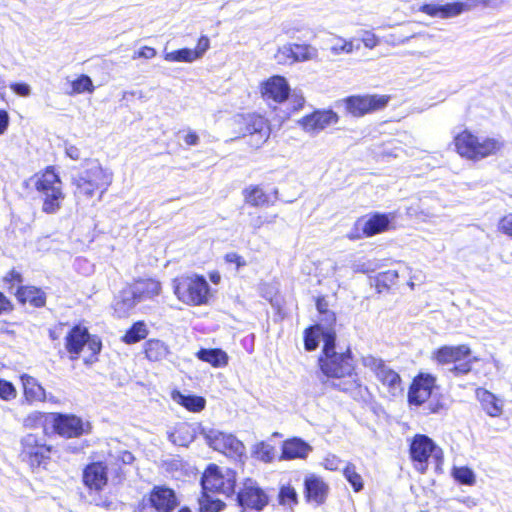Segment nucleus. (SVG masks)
<instances>
[{
    "instance_id": "09e8293b",
    "label": "nucleus",
    "mask_w": 512,
    "mask_h": 512,
    "mask_svg": "<svg viewBox=\"0 0 512 512\" xmlns=\"http://www.w3.org/2000/svg\"><path fill=\"white\" fill-rule=\"evenodd\" d=\"M17 395V389L11 381L0 379V399L2 401H13L17 398Z\"/></svg>"
},
{
    "instance_id": "f03ea898",
    "label": "nucleus",
    "mask_w": 512,
    "mask_h": 512,
    "mask_svg": "<svg viewBox=\"0 0 512 512\" xmlns=\"http://www.w3.org/2000/svg\"><path fill=\"white\" fill-rule=\"evenodd\" d=\"M112 181V172L97 160H86L72 179L74 196L77 201H90L94 204L102 200Z\"/></svg>"
},
{
    "instance_id": "c9c22d12",
    "label": "nucleus",
    "mask_w": 512,
    "mask_h": 512,
    "mask_svg": "<svg viewBox=\"0 0 512 512\" xmlns=\"http://www.w3.org/2000/svg\"><path fill=\"white\" fill-rule=\"evenodd\" d=\"M51 420L52 412L33 411L23 418L22 425L26 429L43 428L45 430L46 424Z\"/></svg>"
},
{
    "instance_id": "0eeeda50",
    "label": "nucleus",
    "mask_w": 512,
    "mask_h": 512,
    "mask_svg": "<svg viewBox=\"0 0 512 512\" xmlns=\"http://www.w3.org/2000/svg\"><path fill=\"white\" fill-rule=\"evenodd\" d=\"M438 389L437 377L428 372H419L411 380L408 386L407 402L410 406L424 407L426 415L441 414L447 410V406L441 397L429 401L435 390Z\"/></svg>"
},
{
    "instance_id": "a211bd4d",
    "label": "nucleus",
    "mask_w": 512,
    "mask_h": 512,
    "mask_svg": "<svg viewBox=\"0 0 512 512\" xmlns=\"http://www.w3.org/2000/svg\"><path fill=\"white\" fill-rule=\"evenodd\" d=\"M82 484L89 491L101 492L109 483V467L105 461H91L82 469Z\"/></svg>"
},
{
    "instance_id": "cd10ccee",
    "label": "nucleus",
    "mask_w": 512,
    "mask_h": 512,
    "mask_svg": "<svg viewBox=\"0 0 512 512\" xmlns=\"http://www.w3.org/2000/svg\"><path fill=\"white\" fill-rule=\"evenodd\" d=\"M14 296L20 305L29 304L34 308H42L46 305V293L34 285L19 286L14 291Z\"/></svg>"
},
{
    "instance_id": "423d86ee",
    "label": "nucleus",
    "mask_w": 512,
    "mask_h": 512,
    "mask_svg": "<svg viewBox=\"0 0 512 512\" xmlns=\"http://www.w3.org/2000/svg\"><path fill=\"white\" fill-rule=\"evenodd\" d=\"M176 299L189 307H201L210 303L212 292L206 278L197 273L182 274L171 281Z\"/></svg>"
},
{
    "instance_id": "680f3d73",
    "label": "nucleus",
    "mask_w": 512,
    "mask_h": 512,
    "mask_svg": "<svg viewBox=\"0 0 512 512\" xmlns=\"http://www.w3.org/2000/svg\"><path fill=\"white\" fill-rule=\"evenodd\" d=\"M293 111L301 110L305 105V98L302 95H295L292 99Z\"/></svg>"
},
{
    "instance_id": "79ce46f5",
    "label": "nucleus",
    "mask_w": 512,
    "mask_h": 512,
    "mask_svg": "<svg viewBox=\"0 0 512 512\" xmlns=\"http://www.w3.org/2000/svg\"><path fill=\"white\" fill-rule=\"evenodd\" d=\"M70 86L71 90L68 93L69 95L82 94L85 92L92 93L95 89L92 79L86 74H80L76 79L71 81Z\"/></svg>"
},
{
    "instance_id": "9b49d317",
    "label": "nucleus",
    "mask_w": 512,
    "mask_h": 512,
    "mask_svg": "<svg viewBox=\"0 0 512 512\" xmlns=\"http://www.w3.org/2000/svg\"><path fill=\"white\" fill-rule=\"evenodd\" d=\"M237 484V472L234 469L222 468L215 463L208 464L200 478L202 490L225 497L235 495Z\"/></svg>"
},
{
    "instance_id": "774afa93",
    "label": "nucleus",
    "mask_w": 512,
    "mask_h": 512,
    "mask_svg": "<svg viewBox=\"0 0 512 512\" xmlns=\"http://www.w3.org/2000/svg\"><path fill=\"white\" fill-rule=\"evenodd\" d=\"M210 279L213 283L217 284L220 280V277L217 273L210 274Z\"/></svg>"
},
{
    "instance_id": "a18cd8bd",
    "label": "nucleus",
    "mask_w": 512,
    "mask_h": 512,
    "mask_svg": "<svg viewBox=\"0 0 512 512\" xmlns=\"http://www.w3.org/2000/svg\"><path fill=\"white\" fill-rule=\"evenodd\" d=\"M164 59L170 62H186L190 63L197 60L196 54L193 49L181 48L171 51L164 55Z\"/></svg>"
},
{
    "instance_id": "f3484780",
    "label": "nucleus",
    "mask_w": 512,
    "mask_h": 512,
    "mask_svg": "<svg viewBox=\"0 0 512 512\" xmlns=\"http://www.w3.org/2000/svg\"><path fill=\"white\" fill-rule=\"evenodd\" d=\"M51 423L53 432L64 438H78L91 430L89 423L73 414L52 412Z\"/></svg>"
},
{
    "instance_id": "e433bc0d",
    "label": "nucleus",
    "mask_w": 512,
    "mask_h": 512,
    "mask_svg": "<svg viewBox=\"0 0 512 512\" xmlns=\"http://www.w3.org/2000/svg\"><path fill=\"white\" fill-rule=\"evenodd\" d=\"M210 491L201 489V493L198 499L199 512H220L225 509L226 504L220 499H214L211 497Z\"/></svg>"
},
{
    "instance_id": "603ef678",
    "label": "nucleus",
    "mask_w": 512,
    "mask_h": 512,
    "mask_svg": "<svg viewBox=\"0 0 512 512\" xmlns=\"http://www.w3.org/2000/svg\"><path fill=\"white\" fill-rule=\"evenodd\" d=\"M209 47L210 39L206 35L200 36L197 40L195 48L193 49L197 59L201 58L204 55V53L209 49Z\"/></svg>"
},
{
    "instance_id": "f257e3e1",
    "label": "nucleus",
    "mask_w": 512,
    "mask_h": 512,
    "mask_svg": "<svg viewBox=\"0 0 512 512\" xmlns=\"http://www.w3.org/2000/svg\"><path fill=\"white\" fill-rule=\"evenodd\" d=\"M323 345L317 358L319 371L327 379H345L335 385L339 391L351 395H360L363 387L357 377L354 356L350 347L337 351V334L334 328H327L322 332Z\"/></svg>"
},
{
    "instance_id": "58836bf2",
    "label": "nucleus",
    "mask_w": 512,
    "mask_h": 512,
    "mask_svg": "<svg viewBox=\"0 0 512 512\" xmlns=\"http://www.w3.org/2000/svg\"><path fill=\"white\" fill-rule=\"evenodd\" d=\"M320 334L322 335V326L320 324H313L304 329L303 342L306 351L311 352L318 348Z\"/></svg>"
},
{
    "instance_id": "8fccbe9b",
    "label": "nucleus",
    "mask_w": 512,
    "mask_h": 512,
    "mask_svg": "<svg viewBox=\"0 0 512 512\" xmlns=\"http://www.w3.org/2000/svg\"><path fill=\"white\" fill-rule=\"evenodd\" d=\"M497 230L512 238V212L502 216L497 224Z\"/></svg>"
},
{
    "instance_id": "4468645a",
    "label": "nucleus",
    "mask_w": 512,
    "mask_h": 512,
    "mask_svg": "<svg viewBox=\"0 0 512 512\" xmlns=\"http://www.w3.org/2000/svg\"><path fill=\"white\" fill-rule=\"evenodd\" d=\"M390 100L386 94H357L344 98L343 105L347 114L360 118L383 110Z\"/></svg>"
},
{
    "instance_id": "20e7f679",
    "label": "nucleus",
    "mask_w": 512,
    "mask_h": 512,
    "mask_svg": "<svg viewBox=\"0 0 512 512\" xmlns=\"http://www.w3.org/2000/svg\"><path fill=\"white\" fill-rule=\"evenodd\" d=\"M64 349L71 361L80 359L82 353L87 350L88 354L83 357V363L91 366L99 360L102 341L97 335L91 334L84 323L78 322L64 335Z\"/></svg>"
},
{
    "instance_id": "bf43d9fd",
    "label": "nucleus",
    "mask_w": 512,
    "mask_h": 512,
    "mask_svg": "<svg viewBox=\"0 0 512 512\" xmlns=\"http://www.w3.org/2000/svg\"><path fill=\"white\" fill-rule=\"evenodd\" d=\"M199 135L192 130H188L183 136V141L187 146H195L199 143Z\"/></svg>"
},
{
    "instance_id": "473e14b6",
    "label": "nucleus",
    "mask_w": 512,
    "mask_h": 512,
    "mask_svg": "<svg viewBox=\"0 0 512 512\" xmlns=\"http://www.w3.org/2000/svg\"><path fill=\"white\" fill-rule=\"evenodd\" d=\"M196 357L214 368H223L228 365L229 356L221 348H201L197 351Z\"/></svg>"
},
{
    "instance_id": "6ab92c4d",
    "label": "nucleus",
    "mask_w": 512,
    "mask_h": 512,
    "mask_svg": "<svg viewBox=\"0 0 512 512\" xmlns=\"http://www.w3.org/2000/svg\"><path fill=\"white\" fill-rule=\"evenodd\" d=\"M259 93L267 103L282 104L290 95V86L285 77L272 75L259 84Z\"/></svg>"
},
{
    "instance_id": "1a4fd4ad",
    "label": "nucleus",
    "mask_w": 512,
    "mask_h": 512,
    "mask_svg": "<svg viewBox=\"0 0 512 512\" xmlns=\"http://www.w3.org/2000/svg\"><path fill=\"white\" fill-rule=\"evenodd\" d=\"M431 360L439 366L451 365L449 371L455 377L469 374L478 360L472 356L468 344L441 345L431 353Z\"/></svg>"
},
{
    "instance_id": "c756f323",
    "label": "nucleus",
    "mask_w": 512,
    "mask_h": 512,
    "mask_svg": "<svg viewBox=\"0 0 512 512\" xmlns=\"http://www.w3.org/2000/svg\"><path fill=\"white\" fill-rule=\"evenodd\" d=\"M279 53L285 61L294 63L313 59L317 55V50L309 44L292 43L284 46Z\"/></svg>"
},
{
    "instance_id": "5701e85b",
    "label": "nucleus",
    "mask_w": 512,
    "mask_h": 512,
    "mask_svg": "<svg viewBox=\"0 0 512 512\" xmlns=\"http://www.w3.org/2000/svg\"><path fill=\"white\" fill-rule=\"evenodd\" d=\"M391 219L389 214L375 212L363 223L361 233L350 232L347 237L350 240H357L383 233L390 229Z\"/></svg>"
},
{
    "instance_id": "aec40b11",
    "label": "nucleus",
    "mask_w": 512,
    "mask_h": 512,
    "mask_svg": "<svg viewBox=\"0 0 512 512\" xmlns=\"http://www.w3.org/2000/svg\"><path fill=\"white\" fill-rule=\"evenodd\" d=\"M329 493V484L322 476L316 473L305 475L303 479V496L307 504L321 506L328 499Z\"/></svg>"
},
{
    "instance_id": "6e6552de",
    "label": "nucleus",
    "mask_w": 512,
    "mask_h": 512,
    "mask_svg": "<svg viewBox=\"0 0 512 512\" xmlns=\"http://www.w3.org/2000/svg\"><path fill=\"white\" fill-rule=\"evenodd\" d=\"M34 188L42 199V212L57 213L65 200L63 184L54 166L50 165L35 173L32 177Z\"/></svg>"
},
{
    "instance_id": "37998d69",
    "label": "nucleus",
    "mask_w": 512,
    "mask_h": 512,
    "mask_svg": "<svg viewBox=\"0 0 512 512\" xmlns=\"http://www.w3.org/2000/svg\"><path fill=\"white\" fill-rule=\"evenodd\" d=\"M278 503L283 506H296L299 503L296 489L290 484L282 485L278 492Z\"/></svg>"
},
{
    "instance_id": "dca6fc26",
    "label": "nucleus",
    "mask_w": 512,
    "mask_h": 512,
    "mask_svg": "<svg viewBox=\"0 0 512 512\" xmlns=\"http://www.w3.org/2000/svg\"><path fill=\"white\" fill-rule=\"evenodd\" d=\"M179 505L174 489L166 485H155L137 505V512H145L149 507L155 512H173Z\"/></svg>"
},
{
    "instance_id": "72a5a7b5",
    "label": "nucleus",
    "mask_w": 512,
    "mask_h": 512,
    "mask_svg": "<svg viewBox=\"0 0 512 512\" xmlns=\"http://www.w3.org/2000/svg\"><path fill=\"white\" fill-rule=\"evenodd\" d=\"M172 399L184 407L187 411L193 413L201 412L205 409L206 406L205 398L199 395H185L179 391H174L172 393Z\"/></svg>"
},
{
    "instance_id": "ddd939ff",
    "label": "nucleus",
    "mask_w": 512,
    "mask_h": 512,
    "mask_svg": "<svg viewBox=\"0 0 512 512\" xmlns=\"http://www.w3.org/2000/svg\"><path fill=\"white\" fill-rule=\"evenodd\" d=\"M362 364L369 369L377 381L386 388L387 392L396 397L403 392V380L401 375L390 367L382 358L367 355L362 358Z\"/></svg>"
},
{
    "instance_id": "6e6d98bb",
    "label": "nucleus",
    "mask_w": 512,
    "mask_h": 512,
    "mask_svg": "<svg viewBox=\"0 0 512 512\" xmlns=\"http://www.w3.org/2000/svg\"><path fill=\"white\" fill-rule=\"evenodd\" d=\"M157 52L155 48L150 46H142L138 51H136L133 55V59H152L156 56Z\"/></svg>"
},
{
    "instance_id": "2f4dec72",
    "label": "nucleus",
    "mask_w": 512,
    "mask_h": 512,
    "mask_svg": "<svg viewBox=\"0 0 512 512\" xmlns=\"http://www.w3.org/2000/svg\"><path fill=\"white\" fill-rule=\"evenodd\" d=\"M142 353L147 361L160 363L167 359L171 354V350L164 341L158 338H150L144 342Z\"/></svg>"
},
{
    "instance_id": "39448f33",
    "label": "nucleus",
    "mask_w": 512,
    "mask_h": 512,
    "mask_svg": "<svg viewBox=\"0 0 512 512\" xmlns=\"http://www.w3.org/2000/svg\"><path fill=\"white\" fill-rule=\"evenodd\" d=\"M408 456L419 474H426L430 465L441 471L444 464L443 449L426 434L416 433L408 440Z\"/></svg>"
},
{
    "instance_id": "864d4df0",
    "label": "nucleus",
    "mask_w": 512,
    "mask_h": 512,
    "mask_svg": "<svg viewBox=\"0 0 512 512\" xmlns=\"http://www.w3.org/2000/svg\"><path fill=\"white\" fill-rule=\"evenodd\" d=\"M65 322H58L48 330V336L51 341H59L63 335Z\"/></svg>"
},
{
    "instance_id": "0e129e2a",
    "label": "nucleus",
    "mask_w": 512,
    "mask_h": 512,
    "mask_svg": "<svg viewBox=\"0 0 512 512\" xmlns=\"http://www.w3.org/2000/svg\"><path fill=\"white\" fill-rule=\"evenodd\" d=\"M398 276L397 272L395 270H387L383 273H381V277L383 279H388V280H393L394 278H396Z\"/></svg>"
},
{
    "instance_id": "393cba45",
    "label": "nucleus",
    "mask_w": 512,
    "mask_h": 512,
    "mask_svg": "<svg viewBox=\"0 0 512 512\" xmlns=\"http://www.w3.org/2000/svg\"><path fill=\"white\" fill-rule=\"evenodd\" d=\"M162 283L157 278L139 277L133 280L131 291L138 302L152 300L161 295Z\"/></svg>"
},
{
    "instance_id": "2eb2a0df",
    "label": "nucleus",
    "mask_w": 512,
    "mask_h": 512,
    "mask_svg": "<svg viewBox=\"0 0 512 512\" xmlns=\"http://www.w3.org/2000/svg\"><path fill=\"white\" fill-rule=\"evenodd\" d=\"M235 496L240 512H260L269 504L266 491L251 478L243 480Z\"/></svg>"
},
{
    "instance_id": "c85d7f7f",
    "label": "nucleus",
    "mask_w": 512,
    "mask_h": 512,
    "mask_svg": "<svg viewBox=\"0 0 512 512\" xmlns=\"http://www.w3.org/2000/svg\"><path fill=\"white\" fill-rule=\"evenodd\" d=\"M475 395L481 409L490 417H500L503 413V401L486 388L478 387Z\"/></svg>"
},
{
    "instance_id": "7ed1b4c3",
    "label": "nucleus",
    "mask_w": 512,
    "mask_h": 512,
    "mask_svg": "<svg viewBox=\"0 0 512 512\" xmlns=\"http://www.w3.org/2000/svg\"><path fill=\"white\" fill-rule=\"evenodd\" d=\"M452 144L460 158L472 162L494 157L504 148V142L499 138L483 136L468 128L456 133Z\"/></svg>"
},
{
    "instance_id": "9d476101",
    "label": "nucleus",
    "mask_w": 512,
    "mask_h": 512,
    "mask_svg": "<svg viewBox=\"0 0 512 512\" xmlns=\"http://www.w3.org/2000/svg\"><path fill=\"white\" fill-rule=\"evenodd\" d=\"M234 124L238 127L240 137L246 139V144L251 151L260 149L270 137L269 120L259 113H239L234 118Z\"/></svg>"
},
{
    "instance_id": "4c0bfd02",
    "label": "nucleus",
    "mask_w": 512,
    "mask_h": 512,
    "mask_svg": "<svg viewBox=\"0 0 512 512\" xmlns=\"http://www.w3.org/2000/svg\"><path fill=\"white\" fill-rule=\"evenodd\" d=\"M137 303L139 302L135 299V296L132 292L130 296H121L114 302L112 306L114 315L117 318L128 317Z\"/></svg>"
},
{
    "instance_id": "f704fd0d",
    "label": "nucleus",
    "mask_w": 512,
    "mask_h": 512,
    "mask_svg": "<svg viewBox=\"0 0 512 512\" xmlns=\"http://www.w3.org/2000/svg\"><path fill=\"white\" fill-rule=\"evenodd\" d=\"M148 328L144 320L134 322L122 335L121 341L127 345L136 344L148 336Z\"/></svg>"
},
{
    "instance_id": "4d7b16f0",
    "label": "nucleus",
    "mask_w": 512,
    "mask_h": 512,
    "mask_svg": "<svg viewBox=\"0 0 512 512\" xmlns=\"http://www.w3.org/2000/svg\"><path fill=\"white\" fill-rule=\"evenodd\" d=\"M14 310V304L9 297L0 291V315L8 314Z\"/></svg>"
},
{
    "instance_id": "bb28decb",
    "label": "nucleus",
    "mask_w": 512,
    "mask_h": 512,
    "mask_svg": "<svg viewBox=\"0 0 512 512\" xmlns=\"http://www.w3.org/2000/svg\"><path fill=\"white\" fill-rule=\"evenodd\" d=\"M312 447L299 437L284 440L281 445L280 460L306 459Z\"/></svg>"
},
{
    "instance_id": "412c9836",
    "label": "nucleus",
    "mask_w": 512,
    "mask_h": 512,
    "mask_svg": "<svg viewBox=\"0 0 512 512\" xmlns=\"http://www.w3.org/2000/svg\"><path fill=\"white\" fill-rule=\"evenodd\" d=\"M213 448L225 456L237 461L246 457V447L242 441L232 434L219 432L212 438Z\"/></svg>"
},
{
    "instance_id": "49530a36",
    "label": "nucleus",
    "mask_w": 512,
    "mask_h": 512,
    "mask_svg": "<svg viewBox=\"0 0 512 512\" xmlns=\"http://www.w3.org/2000/svg\"><path fill=\"white\" fill-rule=\"evenodd\" d=\"M452 476L462 485L472 486L476 482L473 470L467 466L454 467L452 469Z\"/></svg>"
},
{
    "instance_id": "a19ab883",
    "label": "nucleus",
    "mask_w": 512,
    "mask_h": 512,
    "mask_svg": "<svg viewBox=\"0 0 512 512\" xmlns=\"http://www.w3.org/2000/svg\"><path fill=\"white\" fill-rule=\"evenodd\" d=\"M252 456L263 463H271L275 458L274 446L260 441L253 446Z\"/></svg>"
},
{
    "instance_id": "13d9d810",
    "label": "nucleus",
    "mask_w": 512,
    "mask_h": 512,
    "mask_svg": "<svg viewBox=\"0 0 512 512\" xmlns=\"http://www.w3.org/2000/svg\"><path fill=\"white\" fill-rule=\"evenodd\" d=\"M10 88L19 96L26 97L30 94V87L26 83H13L10 85Z\"/></svg>"
},
{
    "instance_id": "ea45409f",
    "label": "nucleus",
    "mask_w": 512,
    "mask_h": 512,
    "mask_svg": "<svg viewBox=\"0 0 512 512\" xmlns=\"http://www.w3.org/2000/svg\"><path fill=\"white\" fill-rule=\"evenodd\" d=\"M342 473L354 492L358 493L363 490L364 480L362 475L357 471V467L354 463L348 462L343 468Z\"/></svg>"
},
{
    "instance_id": "c03bdc74",
    "label": "nucleus",
    "mask_w": 512,
    "mask_h": 512,
    "mask_svg": "<svg viewBox=\"0 0 512 512\" xmlns=\"http://www.w3.org/2000/svg\"><path fill=\"white\" fill-rule=\"evenodd\" d=\"M3 287L11 292L13 289H17L19 286L23 285V275L17 270L15 267L9 269L1 279Z\"/></svg>"
},
{
    "instance_id": "de8ad7c7",
    "label": "nucleus",
    "mask_w": 512,
    "mask_h": 512,
    "mask_svg": "<svg viewBox=\"0 0 512 512\" xmlns=\"http://www.w3.org/2000/svg\"><path fill=\"white\" fill-rule=\"evenodd\" d=\"M316 308L319 314H321L322 321L325 322L329 327L333 328L336 322L335 313L328 309V303L323 296L316 298Z\"/></svg>"
},
{
    "instance_id": "3c124183",
    "label": "nucleus",
    "mask_w": 512,
    "mask_h": 512,
    "mask_svg": "<svg viewBox=\"0 0 512 512\" xmlns=\"http://www.w3.org/2000/svg\"><path fill=\"white\" fill-rule=\"evenodd\" d=\"M224 261L227 264H232L235 266V268L238 270L241 267H244L247 265L246 260L243 256L236 252H229L224 255Z\"/></svg>"
},
{
    "instance_id": "5fc2aeb1",
    "label": "nucleus",
    "mask_w": 512,
    "mask_h": 512,
    "mask_svg": "<svg viewBox=\"0 0 512 512\" xmlns=\"http://www.w3.org/2000/svg\"><path fill=\"white\" fill-rule=\"evenodd\" d=\"M276 215L267 216V215H257L251 220V225L254 229H259L264 225L271 224L275 221Z\"/></svg>"
},
{
    "instance_id": "052dcab7",
    "label": "nucleus",
    "mask_w": 512,
    "mask_h": 512,
    "mask_svg": "<svg viewBox=\"0 0 512 512\" xmlns=\"http://www.w3.org/2000/svg\"><path fill=\"white\" fill-rule=\"evenodd\" d=\"M9 115L6 110L0 109V135H2L8 128Z\"/></svg>"
},
{
    "instance_id": "7c9ffc66",
    "label": "nucleus",
    "mask_w": 512,
    "mask_h": 512,
    "mask_svg": "<svg viewBox=\"0 0 512 512\" xmlns=\"http://www.w3.org/2000/svg\"><path fill=\"white\" fill-rule=\"evenodd\" d=\"M20 381L23 389V397L29 404L44 402L46 400V391L43 386L31 375H20Z\"/></svg>"
},
{
    "instance_id": "a878e982",
    "label": "nucleus",
    "mask_w": 512,
    "mask_h": 512,
    "mask_svg": "<svg viewBox=\"0 0 512 512\" xmlns=\"http://www.w3.org/2000/svg\"><path fill=\"white\" fill-rule=\"evenodd\" d=\"M469 6L460 1L446 3L444 5H436L431 3H424L419 7V11L430 16L440 18H452L460 15L464 11L468 10Z\"/></svg>"
},
{
    "instance_id": "b1692460",
    "label": "nucleus",
    "mask_w": 512,
    "mask_h": 512,
    "mask_svg": "<svg viewBox=\"0 0 512 512\" xmlns=\"http://www.w3.org/2000/svg\"><path fill=\"white\" fill-rule=\"evenodd\" d=\"M242 196L244 204L250 207H268L278 199V190L274 189L272 193H268L261 185L250 184L243 188Z\"/></svg>"
},
{
    "instance_id": "e2e57ef3",
    "label": "nucleus",
    "mask_w": 512,
    "mask_h": 512,
    "mask_svg": "<svg viewBox=\"0 0 512 512\" xmlns=\"http://www.w3.org/2000/svg\"><path fill=\"white\" fill-rule=\"evenodd\" d=\"M336 51H343V52H352L353 50V43L351 41H344L343 44L339 48H334Z\"/></svg>"
},
{
    "instance_id": "69168bd1",
    "label": "nucleus",
    "mask_w": 512,
    "mask_h": 512,
    "mask_svg": "<svg viewBox=\"0 0 512 512\" xmlns=\"http://www.w3.org/2000/svg\"><path fill=\"white\" fill-rule=\"evenodd\" d=\"M69 157L73 160H77L79 158V153L76 148H72L70 151L67 152Z\"/></svg>"
},
{
    "instance_id": "4be33fe9",
    "label": "nucleus",
    "mask_w": 512,
    "mask_h": 512,
    "mask_svg": "<svg viewBox=\"0 0 512 512\" xmlns=\"http://www.w3.org/2000/svg\"><path fill=\"white\" fill-rule=\"evenodd\" d=\"M339 121V116L331 109L315 110L310 114L303 116L299 120L301 128L309 133L320 132L330 125L336 124Z\"/></svg>"
},
{
    "instance_id": "f8f14e48",
    "label": "nucleus",
    "mask_w": 512,
    "mask_h": 512,
    "mask_svg": "<svg viewBox=\"0 0 512 512\" xmlns=\"http://www.w3.org/2000/svg\"><path fill=\"white\" fill-rule=\"evenodd\" d=\"M54 447L36 434L29 433L20 440L19 458L32 471L46 468L51 461Z\"/></svg>"
},
{
    "instance_id": "338daca9",
    "label": "nucleus",
    "mask_w": 512,
    "mask_h": 512,
    "mask_svg": "<svg viewBox=\"0 0 512 512\" xmlns=\"http://www.w3.org/2000/svg\"><path fill=\"white\" fill-rule=\"evenodd\" d=\"M122 460H123V461H126V460H127L128 462H131V461H133V460H134V456L132 455V453H131V452H129V451H124V452H123V456H122Z\"/></svg>"
}]
</instances>
